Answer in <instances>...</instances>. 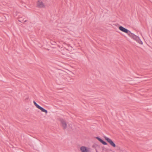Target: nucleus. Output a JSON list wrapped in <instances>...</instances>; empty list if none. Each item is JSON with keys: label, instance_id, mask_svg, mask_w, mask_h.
Segmentation results:
<instances>
[{"label": "nucleus", "instance_id": "f257e3e1", "mask_svg": "<svg viewBox=\"0 0 152 152\" xmlns=\"http://www.w3.org/2000/svg\"><path fill=\"white\" fill-rule=\"evenodd\" d=\"M37 6L40 8H44L45 7V4L41 0H38L37 1Z\"/></svg>", "mask_w": 152, "mask_h": 152}, {"label": "nucleus", "instance_id": "f03ea898", "mask_svg": "<svg viewBox=\"0 0 152 152\" xmlns=\"http://www.w3.org/2000/svg\"><path fill=\"white\" fill-rule=\"evenodd\" d=\"M33 103L37 108L40 110L42 112L45 113L46 114H47L48 113V111L46 110L40 106L35 101L33 102Z\"/></svg>", "mask_w": 152, "mask_h": 152}, {"label": "nucleus", "instance_id": "7ed1b4c3", "mask_svg": "<svg viewBox=\"0 0 152 152\" xmlns=\"http://www.w3.org/2000/svg\"><path fill=\"white\" fill-rule=\"evenodd\" d=\"M118 29L121 31L127 34H129V33H130V31L128 29L125 28L121 26H119L118 27Z\"/></svg>", "mask_w": 152, "mask_h": 152}, {"label": "nucleus", "instance_id": "20e7f679", "mask_svg": "<svg viewBox=\"0 0 152 152\" xmlns=\"http://www.w3.org/2000/svg\"><path fill=\"white\" fill-rule=\"evenodd\" d=\"M61 125L64 129H66L68 127L65 121L62 119L60 120Z\"/></svg>", "mask_w": 152, "mask_h": 152}, {"label": "nucleus", "instance_id": "39448f33", "mask_svg": "<svg viewBox=\"0 0 152 152\" xmlns=\"http://www.w3.org/2000/svg\"><path fill=\"white\" fill-rule=\"evenodd\" d=\"M105 139L110 144V145L113 147H115L116 145L113 141L110 138L107 137H104Z\"/></svg>", "mask_w": 152, "mask_h": 152}, {"label": "nucleus", "instance_id": "423d86ee", "mask_svg": "<svg viewBox=\"0 0 152 152\" xmlns=\"http://www.w3.org/2000/svg\"><path fill=\"white\" fill-rule=\"evenodd\" d=\"M130 37H131L132 38L134 39L135 40L138 39L139 37L135 35L134 34L131 33V32L129 33L128 34Z\"/></svg>", "mask_w": 152, "mask_h": 152}, {"label": "nucleus", "instance_id": "0eeeda50", "mask_svg": "<svg viewBox=\"0 0 152 152\" xmlns=\"http://www.w3.org/2000/svg\"><path fill=\"white\" fill-rule=\"evenodd\" d=\"M80 150L81 152H89L88 148L84 146H82L80 148Z\"/></svg>", "mask_w": 152, "mask_h": 152}, {"label": "nucleus", "instance_id": "6e6552de", "mask_svg": "<svg viewBox=\"0 0 152 152\" xmlns=\"http://www.w3.org/2000/svg\"><path fill=\"white\" fill-rule=\"evenodd\" d=\"M96 138L98 140H99L104 145H107V143L106 142L102 140L99 137H96Z\"/></svg>", "mask_w": 152, "mask_h": 152}, {"label": "nucleus", "instance_id": "1a4fd4ad", "mask_svg": "<svg viewBox=\"0 0 152 152\" xmlns=\"http://www.w3.org/2000/svg\"><path fill=\"white\" fill-rule=\"evenodd\" d=\"M136 41L140 44L142 45L143 44V42L139 38H138V39H137Z\"/></svg>", "mask_w": 152, "mask_h": 152}, {"label": "nucleus", "instance_id": "9d476101", "mask_svg": "<svg viewBox=\"0 0 152 152\" xmlns=\"http://www.w3.org/2000/svg\"><path fill=\"white\" fill-rule=\"evenodd\" d=\"M68 126H69V127L70 128V127H71V126H70V125L69 124H68Z\"/></svg>", "mask_w": 152, "mask_h": 152}]
</instances>
